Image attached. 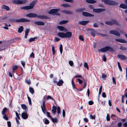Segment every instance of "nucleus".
I'll return each instance as SVG.
<instances>
[{"label":"nucleus","mask_w":127,"mask_h":127,"mask_svg":"<svg viewBox=\"0 0 127 127\" xmlns=\"http://www.w3.org/2000/svg\"><path fill=\"white\" fill-rule=\"evenodd\" d=\"M28 17L34 18L37 17L41 19H49L50 18L49 17L44 15H38L36 14L33 13H30L26 15Z\"/></svg>","instance_id":"nucleus-1"},{"label":"nucleus","mask_w":127,"mask_h":127,"mask_svg":"<svg viewBox=\"0 0 127 127\" xmlns=\"http://www.w3.org/2000/svg\"><path fill=\"white\" fill-rule=\"evenodd\" d=\"M30 20L24 18H21L19 19L16 20L15 19L11 18L8 20V21L10 23L12 22H28L30 21Z\"/></svg>","instance_id":"nucleus-2"},{"label":"nucleus","mask_w":127,"mask_h":127,"mask_svg":"<svg viewBox=\"0 0 127 127\" xmlns=\"http://www.w3.org/2000/svg\"><path fill=\"white\" fill-rule=\"evenodd\" d=\"M35 3L36 1H33L30 3V5H26L22 7H21V9L25 10L32 9L34 6Z\"/></svg>","instance_id":"nucleus-3"},{"label":"nucleus","mask_w":127,"mask_h":127,"mask_svg":"<svg viewBox=\"0 0 127 127\" xmlns=\"http://www.w3.org/2000/svg\"><path fill=\"white\" fill-rule=\"evenodd\" d=\"M108 51L113 52L114 51V50L113 48L108 46H106L98 50V51L103 52H105Z\"/></svg>","instance_id":"nucleus-4"},{"label":"nucleus","mask_w":127,"mask_h":127,"mask_svg":"<svg viewBox=\"0 0 127 127\" xmlns=\"http://www.w3.org/2000/svg\"><path fill=\"white\" fill-rule=\"evenodd\" d=\"M101 1L106 4L110 5H115L118 4V2L111 0H102Z\"/></svg>","instance_id":"nucleus-5"},{"label":"nucleus","mask_w":127,"mask_h":127,"mask_svg":"<svg viewBox=\"0 0 127 127\" xmlns=\"http://www.w3.org/2000/svg\"><path fill=\"white\" fill-rule=\"evenodd\" d=\"M60 10V9L59 8H54L51 9L48 12V13L49 14H53L57 16H60V14L58 12Z\"/></svg>","instance_id":"nucleus-6"},{"label":"nucleus","mask_w":127,"mask_h":127,"mask_svg":"<svg viewBox=\"0 0 127 127\" xmlns=\"http://www.w3.org/2000/svg\"><path fill=\"white\" fill-rule=\"evenodd\" d=\"M28 2L27 0H13V2L15 4H25Z\"/></svg>","instance_id":"nucleus-7"},{"label":"nucleus","mask_w":127,"mask_h":127,"mask_svg":"<svg viewBox=\"0 0 127 127\" xmlns=\"http://www.w3.org/2000/svg\"><path fill=\"white\" fill-rule=\"evenodd\" d=\"M28 111V109H27V110H25V112H23L21 114V117L23 119H26L28 118L29 115L27 113Z\"/></svg>","instance_id":"nucleus-8"},{"label":"nucleus","mask_w":127,"mask_h":127,"mask_svg":"<svg viewBox=\"0 0 127 127\" xmlns=\"http://www.w3.org/2000/svg\"><path fill=\"white\" fill-rule=\"evenodd\" d=\"M105 9L103 8L93 9V12L95 13H99L100 12L105 11Z\"/></svg>","instance_id":"nucleus-9"},{"label":"nucleus","mask_w":127,"mask_h":127,"mask_svg":"<svg viewBox=\"0 0 127 127\" xmlns=\"http://www.w3.org/2000/svg\"><path fill=\"white\" fill-rule=\"evenodd\" d=\"M109 33L111 34H113L115 35L120 36V34L116 31L112 30L110 31Z\"/></svg>","instance_id":"nucleus-10"},{"label":"nucleus","mask_w":127,"mask_h":127,"mask_svg":"<svg viewBox=\"0 0 127 127\" xmlns=\"http://www.w3.org/2000/svg\"><path fill=\"white\" fill-rule=\"evenodd\" d=\"M82 15L85 17H94V15L88 12H82Z\"/></svg>","instance_id":"nucleus-11"},{"label":"nucleus","mask_w":127,"mask_h":127,"mask_svg":"<svg viewBox=\"0 0 127 127\" xmlns=\"http://www.w3.org/2000/svg\"><path fill=\"white\" fill-rule=\"evenodd\" d=\"M90 31H91L90 33L92 36L95 37V34L97 33L96 31L93 29H90Z\"/></svg>","instance_id":"nucleus-12"},{"label":"nucleus","mask_w":127,"mask_h":127,"mask_svg":"<svg viewBox=\"0 0 127 127\" xmlns=\"http://www.w3.org/2000/svg\"><path fill=\"white\" fill-rule=\"evenodd\" d=\"M34 23L35 25L39 26H44L45 24L44 22L41 21H35Z\"/></svg>","instance_id":"nucleus-13"},{"label":"nucleus","mask_w":127,"mask_h":127,"mask_svg":"<svg viewBox=\"0 0 127 127\" xmlns=\"http://www.w3.org/2000/svg\"><path fill=\"white\" fill-rule=\"evenodd\" d=\"M72 36V34L71 32H66L65 33V37L70 38Z\"/></svg>","instance_id":"nucleus-14"},{"label":"nucleus","mask_w":127,"mask_h":127,"mask_svg":"<svg viewBox=\"0 0 127 127\" xmlns=\"http://www.w3.org/2000/svg\"><path fill=\"white\" fill-rule=\"evenodd\" d=\"M61 12L67 14H71L73 13V12L71 11L65 10L61 11Z\"/></svg>","instance_id":"nucleus-15"},{"label":"nucleus","mask_w":127,"mask_h":127,"mask_svg":"<svg viewBox=\"0 0 127 127\" xmlns=\"http://www.w3.org/2000/svg\"><path fill=\"white\" fill-rule=\"evenodd\" d=\"M117 56L118 58L121 60H123L127 59V57L123 55L119 54Z\"/></svg>","instance_id":"nucleus-16"},{"label":"nucleus","mask_w":127,"mask_h":127,"mask_svg":"<svg viewBox=\"0 0 127 127\" xmlns=\"http://www.w3.org/2000/svg\"><path fill=\"white\" fill-rule=\"evenodd\" d=\"M111 21L112 24V25L115 24L117 25H120L118 22L116 20L112 19L111 20Z\"/></svg>","instance_id":"nucleus-17"},{"label":"nucleus","mask_w":127,"mask_h":127,"mask_svg":"<svg viewBox=\"0 0 127 127\" xmlns=\"http://www.w3.org/2000/svg\"><path fill=\"white\" fill-rule=\"evenodd\" d=\"M57 35L59 37L61 38H65V33L63 32H59L57 34Z\"/></svg>","instance_id":"nucleus-18"},{"label":"nucleus","mask_w":127,"mask_h":127,"mask_svg":"<svg viewBox=\"0 0 127 127\" xmlns=\"http://www.w3.org/2000/svg\"><path fill=\"white\" fill-rule=\"evenodd\" d=\"M89 21H80L79 22V24L83 26H85L89 22Z\"/></svg>","instance_id":"nucleus-19"},{"label":"nucleus","mask_w":127,"mask_h":127,"mask_svg":"<svg viewBox=\"0 0 127 127\" xmlns=\"http://www.w3.org/2000/svg\"><path fill=\"white\" fill-rule=\"evenodd\" d=\"M64 83V81L62 79L59 80L58 82L57 81V85L59 86H62Z\"/></svg>","instance_id":"nucleus-20"},{"label":"nucleus","mask_w":127,"mask_h":127,"mask_svg":"<svg viewBox=\"0 0 127 127\" xmlns=\"http://www.w3.org/2000/svg\"><path fill=\"white\" fill-rule=\"evenodd\" d=\"M115 40L117 42L122 43H126L127 42V41L125 40L121 39H115Z\"/></svg>","instance_id":"nucleus-21"},{"label":"nucleus","mask_w":127,"mask_h":127,"mask_svg":"<svg viewBox=\"0 0 127 127\" xmlns=\"http://www.w3.org/2000/svg\"><path fill=\"white\" fill-rule=\"evenodd\" d=\"M85 8H82L76 10L75 11L76 12L78 13L81 12L85 11Z\"/></svg>","instance_id":"nucleus-22"},{"label":"nucleus","mask_w":127,"mask_h":127,"mask_svg":"<svg viewBox=\"0 0 127 127\" xmlns=\"http://www.w3.org/2000/svg\"><path fill=\"white\" fill-rule=\"evenodd\" d=\"M2 8L7 11H9L10 10V8L8 6L4 4H3L2 6Z\"/></svg>","instance_id":"nucleus-23"},{"label":"nucleus","mask_w":127,"mask_h":127,"mask_svg":"<svg viewBox=\"0 0 127 127\" xmlns=\"http://www.w3.org/2000/svg\"><path fill=\"white\" fill-rule=\"evenodd\" d=\"M119 7L122 8L124 9H126L127 8V5L121 3L119 6Z\"/></svg>","instance_id":"nucleus-24"},{"label":"nucleus","mask_w":127,"mask_h":127,"mask_svg":"<svg viewBox=\"0 0 127 127\" xmlns=\"http://www.w3.org/2000/svg\"><path fill=\"white\" fill-rule=\"evenodd\" d=\"M46 100L45 99V98H43V99L42 100V101H43V104L42 105H41V106H42L43 107V109H44V110L46 109V106H45V101Z\"/></svg>","instance_id":"nucleus-25"},{"label":"nucleus","mask_w":127,"mask_h":127,"mask_svg":"<svg viewBox=\"0 0 127 127\" xmlns=\"http://www.w3.org/2000/svg\"><path fill=\"white\" fill-rule=\"evenodd\" d=\"M86 1L89 3H94L96 2V1L94 0H86Z\"/></svg>","instance_id":"nucleus-26"},{"label":"nucleus","mask_w":127,"mask_h":127,"mask_svg":"<svg viewBox=\"0 0 127 127\" xmlns=\"http://www.w3.org/2000/svg\"><path fill=\"white\" fill-rule=\"evenodd\" d=\"M52 112L54 114H55L56 111V109H57V108L56 106H53L52 107Z\"/></svg>","instance_id":"nucleus-27"},{"label":"nucleus","mask_w":127,"mask_h":127,"mask_svg":"<svg viewBox=\"0 0 127 127\" xmlns=\"http://www.w3.org/2000/svg\"><path fill=\"white\" fill-rule=\"evenodd\" d=\"M38 38L37 37H35L33 38H30L29 39L28 41L30 42L34 41H35V39H37Z\"/></svg>","instance_id":"nucleus-28"},{"label":"nucleus","mask_w":127,"mask_h":127,"mask_svg":"<svg viewBox=\"0 0 127 127\" xmlns=\"http://www.w3.org/2000/svg\"><path fill=\"white\" fill-rule=\"evenodd\" d=\"M44 123L46 124H48L49 123V121L46 118H44L43 120Z\"/></svg>","instance_id":"nucleus-29"},{"label":"nucleus","mask_w":127,"mask_h":127,"mask_svg":"<svg viewBox=\"0 0 127 127\" xmlns=\"http://www.w3.org/2000/svg\"><path fill=\"white\" fill-rule=\"evenodd\" d=\"M23 27L22 26H20L18 29V32L19 33H21L23 31Z\"/></svg>","instance_id":"nucleus-30"},{"label":"nucleus","mask_w":127,"mask_h":127,"mask_svg":"<svg viewBox=\"0 0 127 127\" xmlns=\"http://www.w3.org/2000/svg\"><path fill=\"white\" fill-rule=\"evenodd\" d=\"M18 68V67L17 65H15L13 66L12 67L13 70L12 72V73H14L15 71L17 70Z\"/></svg>","instance_id":"nucleus-31"},{"label":"nucleus","mask_w":127,"mask_h":127,"mask_svg":"<svg viewBox=\"0 0 127 127\" xmlns=\"http://www.w3.org/2000/svg\"><path fill=\"white\" fill-rule=\"evenodd\" d=\"M30 31L29 29H26L25 31V38H27V36L28 35V34L29 32Z\"/></svg>","instance_id":"nucleus-32"},{"label":"nucleus","mask_w":127,"mask_h":127,"mask_svg":"<svg viewBox=\"0 0 127 127\" xmlns=\"http://www.w3.org/2000/svg\"><path fill=\"white\" fill-rule=\"evenodd\" d=\"M7 109L6 108H4L2 110V115L6 114V113L7 112Z\"/></svg>","instance_id":"nucleus-33"},{"label":"nucleus","mask_w":127,"mask_h":127,"mask_svg":"<svg viewBox=\"0 0 127 127\" xmlns=\"http://www.w3.org/2000/svg\"><path fill=\"white\" fill-rule=\"evenodd\" d=\"M52 121L54 123H57L58 121V119L57 118H54L52 117L51 118Z\"/></svg>","instance_id":"nucleus-34"},{"label":"nucleus","mask_w":127,"mask_h":127,"mask_svg":"<svg viewBox=\"0 0 127 127\" xmlns=\"http://www.w3.org/2000/svg\"><path fill=\"white\" fill-rule=\"evenodd\" d=\"M68 22L67 20H63L60 22L59 24L60 25L65 24Z\"/></svg>","instance_id":"nucleus-35"},{"label":"nucleus","mask_w":127,"mask_h":127,"mask_svg":"<svg viewBox=\"0 0 127 127\" xmlns=\"http://www.w3.org/2000/svg\"><path fill=\"white\" fill-rule=\"evenodd\" d=\"M22 108L24 110H27V107L26 105L24 104H22L21 105Z\"/></svg>","instance_id":"nucleus-36"},{"label":"nucleus","mask_w":127,"mask_h":127,"mask_svg":"<svg viewBox=\"0 0 127 127\" xmlns=\"http://www.w3.org/2000/svg\"><path fill=\"white\" fill-rule=\"evenodd\" d=\"M29 91L32 94L34 93V91L33 89L31 87H30L29 88Z\"/></svg>","instance_id":"nucleus-37"},{"label":"nucleus","mask_w":127,"mask_h":127,"mask_svg":"<svg viewBox=\"0 0 127 127\" xmlns=\"http://www.w3.org/2000/svg\"><path fill=\"white\" fill-rule=\"evenodd\" d=\"M58 28L61 31L64 30L65 29L64 28L63 26H57Z\"/></svg>","instance_id":"nucleus-38"},{"label":"nucleus","mask_w":127,"mask_h":127,"mask_svg":"<svg viewBox=\"0 0 127 127\" xmlns=\"http://www.w3.org/2000/svg\"><path fill=\"white\" fill-rule=\"evenodd\" d=\"M61 6L65 7H70V6L67 4H63L61 5Z\"/></svg>","instance_id":"nucleus-39"},{"label":"nucleus","mask_w":127,"mask_h":127,"mask_svg":"<svg viewBox=\"0 0 127 127\" xmlns=\"http://www.w3.org/2000/svg\"><path fill=\"white\" fill-rule=\"evenodd\" d=\"M61 109L59 106H58L57 108V112L58 114L61 113Z\"/></svg>","instance_id":"nucleus-40"},{"label":"nucleus","mask_w":127,"mask_h":127,"mask_svg":"<svg viewBox=\"0 0 127 127\" xmlns=\"http://www.w3.org/2000/svg\"><path fill=\"white\" fill-rule=\"evenodd\" d=\"M27 96L28 99V102L29 103V104L30 105H31L32 104V102H31V98L29 96H28V95L27 94Z\"/></svg>","instance_id":"nucleus-41"},{"label":"nucleus","mask_w":127,"mask_h":127,"mask_svg":"<svg viewBox=\"0 0 127 127\" xmlns=\"http://www.w3.org/2000/svg\"><path fill=\"white\" fill-rule=\"evenodd\" d=\"M117 63L118 64L119 68V69L120 71L121 72H122V69L120 65V63L119 62H118Z\"/></svg>","instance_id":"nucleus-42"},{"label":"nucleus","mask_w":127,"mask_h":127,"mask_svg":"<svg viewBox=\"0 0 127 127\" xmlns=\"http://www.w3.org/2000/svg\"><path fill=\"white\" fill-rule=\"evenodd\" d=\"M105 23L109 26H112V24L111 23V21H107L105 22Z\"/></svg>","instance_id":"nucleus-43"},{"label":"nucleus","mask_w":127,"mask_h":127,"mask_svg":"<svg viewBox=\"0 0 127 127\" xmlns=\"http://www.w3.org/2000/svg\"><path fill=\"white\" fill-rule=\"evenodd\" d=\"M71 82H72V87H73V88L74 89H77V88L75 86L74 83V82H73V79H72V80Z\"/></svg>","instance_id":"nucleus-44"},{"label":"nucleus","mask_w":127,"mask_h":127,"mask_svg":"<svg viewBox=\"0 0 127 127\" xmlns=\"http://www.w3.org/2000/svg\"><path fill=\"white\" fill-rule=\"evenodd\" d=\"M60 50L61 53L62 54L63 52V46L62 44H60Z\"/></svg>","instance_id":"nucleus-45"},{"label":"nucleus","mask_w":127,"mask_h":127,"mask_svg":"<svg viewBox=\"0 0 127 127\" xmlns=\"http://www.w3.org/2000/svg\"><path fill=\"white\" fill-rule=\"evenodd\" d=\"M52 51L53 52V54L54 55L55 53V47L53 46H52Z\"/></svg>","instance_id":"nucleus-46"},{"label":"nucleus","mask_w":127,"mask_h":127,"mask_svg":"<svg viewBox=\"0 0 127 127\" xmlns=\"http://www.w3.org/2000/svg\"><path fill=\"white\" fill-rule=\"evenodd\" d=\"M84 66L85 68H86L87 69H88L89 68L88 64L86 62L84 63Z\"/></svg>","instance_id":"nucleus-47"},{"label":"nucleus","mask_w":127,"mask_h":127,"mask_svg":"<svg viewBox=\"0 0 127 127\" xmlns=\"http://www.w3.org/2000/svg\"><path fill=\"white\" fill-rule=\"evenodd\" d=\"M5 26H4L3 27V29L5 30H8V25L6 23H5Z\"/></svg>","instance_id":"nucleus-48"},{"label":"nucleus","mask_w":127,"mask_h":127,"mask_svg":"<svg viewBox=\"0 0 127 127\" xmlns=\"http://www.w3.org/2000/svg\"><path fill=\"white\" fill-rule=\"evenodd\" d=\"M102 59L103 61L106 62V57L105 55H104L102 56Z\"/></svg>","instance_id":"nucleus-49"},{"label":"nucleus","mask_w":127,"mask_h":127,"mask_svg":"<svg viewBox=\"0 0 127 127\" xmlns=\"http://www.w3.org/2000/svg\"><path fill=\"white\" fill-rule=\"evenodd\" d=\"M79 39L81 41H84L83 37L82 35H79Z\"/></svg>","instance_id":"nucleus-50"},{"label":"nucleus","mask_w":127,"mask_h":127,"mask_svg":"<svg viewBox=\"0 0 127 127\" xmlns=\"http://www.w3.org/2000/svg\"><path fill=\"white\" fill-rule=\"evenodd\" d=\"M90 118L92 119H95V115L93 116H92L91 115H90Z\"/></svg>","instance_id":"nucleus-51"},{"label":"nucleus","mask_w":127,"mask_h":127,"mask_svg":"<svg viewBox=\"0 0 127 127\" xmlns=\"http://www.w3.org/2000/svg\"><path fill=\"white\" fill-rule=\"evenodd\" d=\"M120 49L123 50H126L127 49V48H125V47H123L122 46H121Z\"/></svg>","instance_id":"nucleus-52"},{"label":"nucleus","mask_w":127,"mask_h":127,"mask_svg":"<svg viewBox=\"0 0 127 127\" xmlns=\"http://www.w3.org/2000/svg\"><path fill=\"white\" fill-rule=\"evenodd\" d=\"M15 114L16 116L18 119L19 120H20V118L19 117V115L17 112H15Z\"/></svg>","instance_id":"nucleus-53"},{"label":"nucleus","mask_w":127,"mask_h":127,"mask_svg":"<svg viewBox=\"0 0 127 127\" xmlns=\"http://www.w3.org/2000/svg\"><path fill=\"white\" fill-rule=\"evenodd\" d=\"M4 116H3V118L5 120H8V119L7 117V116H6V114L4 115Z\"/></svg>","instance_id":"nucleus-54"},{"label":"nucleus","mask_w":127,"mask_h":127,"mask_svg":"<svg viewBox=\"0 0 127 127\" xmlns=\"http://www.w3.org/2000/svg\"><path fill=\"white\" fill-rule=\"evenodd\" d=\"M57 78H54L53 79V82L54 84L56 83H57Z\"/></svg>","instance_id":"nucleus-55"},{"label":"nucleus","mask_w":127,"mask_h":127,"mask_svg":"<svg viewBox=\"0 0 127 127\" xmlns=\"http://www.w3.org/2000/svg\"><path fill=\"white\" fill-rule=\"evenodd\" d=\"M25 82L28 85H30L31 84V82L30 80H25Z\"/></svg>","instance_id":"nucleus-56"},{"label":"nucleus","mask_w":127,"mask_h":127,"mask_svg":"<svg viewBox=\"0 0 127 127\" xmlns=\"http://www.w3.org/2000/svg\"><path fill=\"white\" fill-rule=\"evenodd\" d=\"M69 64L70 66H72L73 65V63L72 61H70L69 62Z\"/></svg>","instance_id":"nucleus-57"},{"label":"nucleus","mask_w":127,"mask_h":127,"mask_svg":"<svg viewBox=\"0 0 127 127\" xmlns=\"http://www.w3.org/2000/svg\"><path fill=\"white\" fill-rule=\"evenodd\" d=\"M113 83L115 85L116 84V81L115 78L113 77L112 78Z\"/></svg>","instance_id":"nucleus-58"},{"label":"nucleus","mask_w":127,"mask_h":127,"mask_svg":"<svg viewBox=\"0 0 127 127\" xmlns=\"http://www.w3.org/2000/svg\"><path fill=\"white\" fill-rule=\"evenodd\" d=\"M21 64H22V65L23 68H25V62L23 61H21Z\"/></svg>","instance_id":"nucleus-59"},{"label":"nucleus","mask_w":127,"mask_h":127,"mask_svg":"<svg viewBox=\"0 0 127 127\" xmlns=\"http://www.w3.org/2000/svg\"><path fill=\"white\" fill-rule=\"evenodd\" d=\"M106 118L107 121H109L110 120V117L108 114H107Z\"/></svg>","instance_id":"nucleus-60"},{"label":"nucleus","mask_w":127,"mask_h":127,"mask_svg":"<svg viewBox=\"0 0 127 127\" xmlns=\"http://www.w3.org/2000/svg\"><path fill=\"white\" fill-rule=\"evenodd\" d=\"M46 113L47 114V116L48 117H49L50 118L52 117L50 115V113L49 112H47Z\"/></svg>","instance_id":"nucleus-61"},{"label":"nucleus","mask_w":127,"mask_h":127,"mask_svg":"<svg viewBox=\"0 0 127 127\" xmlns=\"http://www.w3.org/2000/svg\"><path fill=\"white\" fill-rule=\"evenodd\" d=\"M62 115L63 116V117H64L65 116V111L64 109H63V110L62 112Z\"/></svg>","instance_id":"nucleus-62"},{"label":"nucleus","mask_w":127,"mask_h":127,"mask_svg":"<svg viewBox=\"0 0 127 127\" xmlns=\"http://www.w3.org/2000/svg\"><path fill=\"white\" fill-rule=\"evenodd\" d=\"M77 80L78 81L79 83L80 84H81L83 82L79 78H78Z\"/></svg>","instance_id":"nucleus-63"},{"label":"nucleus","mask_w":127,"mask_h":127,"mask_svg":"<svg viewBox=\"0 0 127 127\" xmlns=\"http://www.w3.org/2000/svg\"><path fill=\"white\" fill-rule=\"evenodd\" d=\"M7 124L8 127H11V123L10 121H8L7 122Z\"/></svg>","instance_id":"nucleus-64"}]
</instances>
